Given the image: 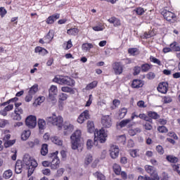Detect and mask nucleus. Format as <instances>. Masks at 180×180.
I'll use <instances>...</instances> for the list:
<instances>
[{
  "label": "nucleus",
  "mask_w": 180,
  "mask_h": 180,
  "mask_svg": "<svg viewBox=\"0 0 180 180\" xmlns=\"http://www.w3.org/2000/svg\"><path fill=\"white\" fill-rule=\"evenodd\" d=\"M70 143L72 150H78L80 148L82 151L84 141H82V131L80 129H77L70 136Z\"/></svg>",
  "instance_id": "1"
},
{
  "label": "nucleus",
  "mask_w": 180,
  "mask_h": 180,
  "mask_svg": "<svg viewBox=\"0 0 180 180\" xmlns=\"http://www.w3.org/2000/svg\"><path fill=\"white\" fill-rule=\"evenodd\" d=\"M108 135L105 132V129L102 128L100 130L95 129L94 131V145L97 147L100 143H103L106 141V138Z\"/></svg>",
  "instance_id": "2"
},
{
  "label": "nucleus",
  "mask_w": 180,
  "mask_h": 180,
  "mask_svg": "<svg viewBox=\"0 0 180 180\" xmlns=\"http://www.w3.org/2000/svg\"><path fill=\"white\" fill-rule=\"evenodd\" d=\"M47 123H51L53 126H57L58 129H61L63 127V123L64 120H63V117L58 116L57 117L56 115L53 114L51 117H47L46 118Z\"/></svg>",
  "instance_id": "3"
},
{
  "label": "nucleus",
  "mask_w": 180,
  "mask_h": 180,
  "mask_svg": "<svg viewBox=\"0 0 180 180\" xmlns=\"http://www.w3.org/2000/svg\"><path fill=\"white\" fill-rule=\"evenodd\" d=\"M53 81L60 85H69L70 86H72L75 84V81L73 79L63 77H55Z\"/></svg>",
  "instance_id": "4"
},
{
  "label": "nucleus",
  "mask_w": 180,
  "mask_h": 180,
  "mask_svg": "<svg viewBox=\"0 0 180 180\" xmlns=\"http://www.w3.org/2000/svg\"><path fill=\"white\" fill-rule=\"evenodd\" d=\"M58 154V151H56L49 155V158H52L51 162V169H57L58 168H60V159H58V157L57 156Z\"/></svg>",
  "instance_id": "5"
},
{
  "label": "nucleus",
  "mask_w": 180,
  "mask_h": 180,
  "mask_svg": "<svg viewBox=\"0 0 180 180\" xmlns=\"http://www.w3.org/2000/svg\"><path fill=\"white\" fill-rule=\"evenodd\" d=\"M39 91V85L34 84L28 91L27 95L25 96V102H30L32 99L34 95H36V93H37Z\"/></svg>",
  "instance_id": "6"
},
{
  "label": "nucleus",
  "mask_w": 180,
  "mask_h": 180,
  "mask_svg": "<svg viewBox=\"0 0 180 180\" xmlns=\"http://www.w3.org/2000/svg\"><path fill=\"white\" fill-rule=\"evenodd\" d=\"M25 124L29 129H34L36 124H37L36 116H28L25 120Z\"/></svg>",
  "instance_id": "7"
},
{
  "label": "nucleus",
  "mask_w": 180,
  "mask_h": 180,
  "mask_svg": "<svg viewBox=\"0 0 180 180\" xmlns=\"http://www.w3.org/2000/svg\"><path fill=\"white\" fill-rule=\"evenodd\" d=\"M162 15H163L165 19L166 20H167V22H174L175 19H176V16L175 15V14L174 13H172L171 11H168L167 10H164L162 12Z\"/></svg>",
  "instance_id": "8"
},
{
  "label": "nucleus",
  "mask_w": 180,
  "mask_h": 180,
  "mask_svg": "<svg viewBox=\"0 0 180 180\" xmlns=\"http://www.w3.org/2000/svg\"><path fill=\"white\" fill-rule=\"evenodd\" d=\"M110 155L112 160H116L119 157L120 149L116 145H111L110 147Z\"/></svg>",
  "instance_id": "9"
},
{
  "label": "nucleus",
  "mask_w": 180,
  "mask_h": 180,
  "mask_svg": "<svg viewBox=\"0 0 180 180\" xmlns=\"http://www.w3.org/2000/svg\"><path fill=\"white\" fill-rule=\"evenodd\" d=\"M101 124L103 129H109L112 127V118L108 115L104 116L101 118Z\"/></svg>",
  "instance_id": "10"
},
{
  "label": "nucleus",
  "mask_w": 180,
  "mask_h": 180,
  "mask_svg": "<svg viewBox=\"0 0 180 180\" xmlns=\"http://www.w3.org/2000/svg\"><path fill=\"white\" fill-rule=\"evenodd\" d=\"M22 115H23V109H17L11 114V117L13 120L20 122V120H22Z\"/></svg>",
  "instance_id": "11"
},
{
  "label": "nucleus",
  "mask_w": 180,
  "mask_h": 180,
  "mask_svg": "<svg viewBox=\"0 0 180 180\" xmlns=\"http://www.w3.org/2000/svg\"><path fill=\"white\" fill-rule=\"evenodd\" d=\"M112 70L116 75H120L123 72V65L120 62H116L112 65Z\"/></svg>",
  "instance_id": "12"
},
{
  "label": "nucleus",
  "mask_w": 180,
  "mask_h": 180,
  "mask_svg": "<svg viewBox=\"0 0 180 180\" xmlns=\"http://www.w3.org/2000/svg\"><path fill=\"white\" fill-rule=\"evenodd\" d=\"M49 99L50 101H53V102H57V100L56 99L55 95H57V86L52 85L49 89Z\"/></svg>",
  "instance_id": "13"
},
{
  "label": "nucleus",
  "mask_w": 180,
  "mask_h": 180,
  "mask_svg": "<svg viewBox=\"0 0 180 180\" xmlns=\"http://www.w3.org/2000/svg\"><path fill=\"white\" fill-rule=\"evenodd\" d=\"M89 119V110H86L82 114L79 115L77 122L78 123L82 124L85 120H88Z\"/></svg>",
  "instance_id": "14"
},
{
  "label": "nucleus",
  "mask_w": 180,
  "mask_h": 180,
  "mask_svg": "<svg viewBox=\"0 0 180 180\" xmlns=\"http://www.w3.org/2000/svg\"><path fill=\"white\" fill-rule=\"evenodd\" d=\"M57 19H60V14H53L46 19V23L48 25H53V23H54V22H56Z\"/></svg>",
  "instance_id": "15"
},
{
  "label": "nucleus",
  "mask_w": 180,
  "mask_h": 180,
  "mask_svg": "<svg viewBox=\"0 0 180 180\" xmlns=\"http://www.w3.org/2000/svg\"><path fill=\"white\" fill-rule=\"evenodd\" d=\"M130 122H131V120L130 119L123 120L121 122L117 123V129H123V127H126L129 123H130Z\"/></svg>",
  "instance_id": "16"
},
{
  "label": "nucleus",
  "mask_w": 180,
  "mask_h": 180,
  "mask_svg": "<svg viewBox=\"0 0 180 180\" xmlns=\"http://www.w3.org/2000/svg\"><path fill=\"white\" fill-rule=\"evenodd\" d=\"M23 169V165L22 164V160H17L15 163V172L17 174H22V171Z\"/></svg>",
  "instance_id": "17"
},
{
  "label": "nucleus",
  "mask_w": 180,
  "mask_h": 180,
  "mask_svg": "<svg viewBox=\"0 0 180 180\" xmlns=\"http://www.w3.org/2000/svg\"><path fill=\"white\" fill-rule=\"evenodd\" d=\"M23 164L26 165L27 167L32 165V162H36L34 160H32L29 155H25L22 159Z\"/></svg>",
  "instance_id": "18"
},
{
  "label": "nucleus",
  "mask_w": 180,
  "mask_h": 180,
  "mask_svg": "<svg viewBox=\"0 0 180 180\" xmlns=\"http://www.w3.org/2000/svg\"><path fill=\"white\" fill-rule=\"evenodd\" d=\"M158 92L161 94H167L168 91V88L167 87V84L165 83H160L158 87Z\"/></svg>",
  "instance_id": "19"
},
{
  "label": "nucleus",
  "mask_w": 180,
  "mask_h": 180,
  "mask_svg": "<svg viewBox=\"0 0 180 180\" xmlns=\"http://www.w3.org/2000/svg\"><path fill=\"white\" fill-rule=\"evenodd\" d=\"M37 167V162H32V165L27 167L28 176H31L32 174L34 172V169Z\"/></svg>",
  "instance_id": "20"
},
{
  "label": "nucleus",
  "mask_w": 180,
  "mask_h": 180,
  "mask_svg": "<svg viewBox=\"0 0 180 180\" xmlns=\"http://www.w3.org/2000/svg\"><path fill=\"white\" fill-rule=\"evenodd\" d=\"M143 85H144V84H143L141 79H134L131 84L132 88H141Z\"/></svg>",
  "instance_id": "21"
},
{
  "label": "nucleus",
  "mask_w": 180,
  "mask_h": 180,
  "mask_svg": "<svg viewBox=\"0 0 180 180\" xmlns=\"http://www.w3.org/2000/svg\"><path fill=\"white\" fill-rule=\"evenodd\" d=\"M108 22H109V23L114 24V26H115V27L120 26V25H121L120 20H119V18H117L115 17H112V18H109Z\"/></svg>",
  "instance_id": "22"
},
{
  "label": "nucleus",
  "mask_w": 180,
  "mask_h": 180,
  "mask_svg": "<svg viewBox=\"0 0 180 180\" xmlns=\"http://www.w3.org/2000/svg\"><path fill=\"white\" fill-rule=\"evenodd\" d=\"M51 141L54 144H56V146H63V141H61L58 136H52L51 138Z\"/></svg>",
  "instance_id": "23"
},
{
  "label": "nucleus",
  "mask_w": 180,
  "mask_h": 180,
  "mask_svg": "<svg viewBox=\"0 0 180 180\" xmlns=\"http://www.w3.org/2000/svg\"><path fill=\"white\" fill-rule=\"evenodd\" d=\"M93 176H94V178H97V179L98 180H106V177L105 176V175H103V174L100 172H96L94 173Z\"/></svg>",
  "instance_id": "24"
},
{
  "label": "nucleus",
  "mask_w": 180,
  "mask_h": 180,
  "mask_svg": "<svg viewBox=\"0 0 180 180\" xmlns=\"http://www.w3.org/2000/svg\"><path fill=\"white\" fill-rule=\"evenodd\" d=\"M54 38V34L51 33V31H49V33L46 35L44 37V41L45 43H50L51 40Z\"/></svg>",
  "instance_id": "25"
},
{
  "label": "nucleus",
  "mask_w": 180,
  "mask_h": 180,
  "mask_svg": "<svg viewBox=\"0 0 180 180\" xmlns=\"http://www.w3.org/2000/svg\"><path fill=\"white\" fill-rule=\"evenodd\" d=\"M49 153V146L46 143L42 144L41 148V155H47V153Z\"/></svg>",
  "instance_id": "26"
},
{
  "label": "nucleus",
  "mask_w": 180,
  "mask_h": 180,
  "mask_svg": "<svg viewBox=\"0 0 180 180\" xmlns=\"http://www.w3.org/2000/svg\"><path fill=\"white\" fill-rule=\"evenodd\" d=\"M112 169L115 172V174H116V175H120V172L122 171V168L120 167V165H117V164H114L112 166Z\"/></svg>",
  "instance_id": "27"
},
{
  "label": "nucleus",
  "mask_w": 180,
  "mask_h": 180,
  "mask_svg": "<svg viewBox=\"0 0 180 180\" xmlns=\"http://www.w3.org/2000/svg\"><path fill=\"white\" fill-rule=\"evenodd\" d=\"M30 134H31L30 130L25 131L21 135L22 140H23V141H26V140H27V139L30 137Z\"/></svg>",
  "instance_id": "28"
},
{
  "label": "nucleus",
  "mask_w": 180,
  "mask_h": 180,
  "mask_svg": "<svg viewBox=\"0 0 180 180\" xmlns=\"http://www.w3.org/2000/svg\"><path fill=\"white\" fill-rule=\"evenodd\" d=\"M64 130H68V131H72L74 130V125L70 124V122H65L63 124Z\"/></svg>",
  "instance_id": "29"
},
{
  "label": "nucleus",
  "mask_w": 180,
  "mask_h": 180,
  "mask_svg": "<svg viewBox=\"0 0 180 180\" xmlns=\"http://www.w3.org/2000/svg\"><path fill=\"white\" fill-rule=\"evenodd\" d=\"M38 126L39 130H44V129H46V121L44 120L39 119Z\"/></svg>",
  "instance_id": "30"
},
{
  "label": "nucleus",
  "mask_w": 180,
  "mask_h": 180,
  "mask_svg": "<svg viewBox=\"0 0 180 180\" xmlns=\"http://www.w3.org/2000/svg\"><path fill=\"white\" fill-rule=\"evenodd\" d=\"M79 32V30H78V28H72L67 31L68 34H70L72 36H75L78 34Z\"/></svg>",
  "instance_id": "31"
},
{
  "label": "nucleus",
  "mask_w": 180,
  "mask_h": 180,
  "mask_svg": "<svg viewBox=\"0 0 180 180\" xmlns=\"http://www.w3.org/2000/svg\"><path fill=\"white\" fill-rule=\"evenodd\" d=\"M127 114V109L124 108H121L119 112L120 119H123Z\"/></svg>",
  "instance_id": "32"
},
{
  "label": "nucleus",
  "mask_w": 180,
  "mask_h": 180,
  "mask_svg": "<svg viewBox=\"0 0 180 180\" xmlns=\"http://www.w3.org/2000/svg\"><path fill=\"white\" fill-rule=\"evenodd\" d=\"M12 175H13L12 170L8 169L4 172V173L3 174V178H5V179H9V178H11Z\"/></svg>",
  "instance_id": "33"
},
{
  "label": "nucleus",
  "mask_w": 180,
  "mask_h": 180,
  "mask_svg": "<svg viewBox=\"0 0 180 180\" xmlns=\"http://www.w3.org/2000/svg\"><path fill=\"white\" fill-rule=\"evenodd\" d=\"M141 129L140 128H136L135 129H129V136H136V134L141 133Z\"/></svg>",
  "instance_id": "34"
},
{
  "label": "nucleus",
  "mask_w": 180,
  "mask_h": 180,
  "mask_svg": "<svg viewBox=\"0 0 180 180\" xmlns=\"http://www.w3.org/2000/svg\"><path fill=\"white\" fill-rule=\"evenodd\" d=\"M166 160H167V161H169V162L175 163L178 161V158H176L174 155H167L166 158Z\"/></svg>",
  "instance_id": "35"
},
{
  "label": "nucleus",
  "mask_w": 180,
  "mask_h": 180,
  "mask_svg": "<svg viewBox=\"0 0 180 180\" xmlns=\"http://www.w3.org/2000/svg\"><path fill=\"white\" fill-rule=\"evenodd\" d=\"M145 169L148 174H150V175H153V174H154V167L153 166L146 165Z\"/></svg>",
  "instance_id": "36"
},
{
  "label": "nucleus",
  "mask_w": 180,
  "mask_h": 180,
  "mask_svg": "<svg viewBox=\"0 0 180 180\" xmlns=\"http://www.w3.org/2000/svg\"><path fill=\"white\" fill-rule=\"evenodd\" d=\"M61 91L63 92H67L68 94H74V89H72V88L68 87V86L62 87Z\"/></svg>",
  "instance_id": "37"
},
{
  "label": "nucleus",
  "mask_w": 180,
  "mask_h": 180,
  "mask_svg": "<svg viewBox=\"0 0 180 180\" xmlns=\"http://www.w3.org/2000/svg\"><path fill=\"white\" fill-rule=\"evenodd\" d=\"M16 143V140H10V141H7L4 143V147L6 148H8V147H11L12 146H13V144Z\"/></svg>",
  "instance_id": "38"
},
{
  "label": "nucleus",
  "mask_w": 180,
  "mask_h": 180,
  "mask_svg": "<svg viewBox=\"0 0 180 180\" xmlns=\"http://www.w3.org/2000/svg\"><path fill=\"white\" fill-rule=\"evenodd\" d=\"M149 117H151L152 119H158L160 117V115L155 112L150 111L148 113Z\"/></svg>",
  "instance_id": "39"
},
{
  "label": "nucleus",
  "mask_w": 180,
  "mask_h": 180,
  "mask_svg": "<svg viewBox=\"0 0 180 180\" xmlns=\"http://www.w3.org/2000/svg\"><path fill=\"white\" fill-rule=\"evenodd\" d=\"M170 47L174 50V51H180V46L176 42H174L173 44H170Z\"/></svg>",
  "instance_id": "40"
},
{
  "label": "nucleus",
  "mask_w": 180,
  "mask_h": 180,
  "mask_svg": "<svg viewBox=\"0 0 180 180\" xmlns=\"http://www.w3.org/2000/svg\"><path fill=\"white\" fill-rule=\"evenodd\" d=\"M128 53L131 56H136V54H139V51L136 48H132L128 50Z\"/></svg>",
  "instance_id": "41"
},
{
  "label": "nucleus",
  "mask_w": 180,
  "mask_h": 180,
  "mask_svg": "<svg viewBox=\"0 0 180 180\" xmlns=\"http://www.w3.org/2000/svg\"><path fill=\"white\" fill-rule=\"evenodd\" d=\"M158 131H160V133H168V129H167L165 126H161L158 127Z\"/></svg>",
  "instance_id": "42"
},
{
  "label": "nucleus",
  "mask_w": 180,
  "mask_h": 180,
  "mask_svg": "<svg viewBox=\"0 0 180 180\" xmlns=\"http://www.w3.org/2000/svg\"><path fill=\"white\" fill-rule=\"evenodd\" d=\"M64 171H65L64 168H60L58 169L56 176H57V178H60V176H63V174H64Z\"/></svg>",
  "instance_id": "43"
},
{
  "label": "nucleus",
  "mask_w": 180,
  "mask_h": 180,
  "mask_svg": "<svg viewBox=\"0 0 180 180\" xmlns=\"http://www.w3.org/2000/svg\"><path fill=\"white\" fill-rule=\"evenodd\" d=\"M141 70L143 72H147L150 70V65L146 63L141 65Z\"/></svg>",
  "instance_id": "44"
},
{
  "label": "nucleus",
  "mask_w": 180,
  "mask_h": 180,
  "mask_svg": "<svg viewBox=\"0 0 180 180\" xmlns=\"http://www.w3.org/2000/svg\"><path fill=\"white\" fill-rule=\"evenodd\" d=\"M6 124H9V121L7 120H0V127L4 128Z\"/></svg>",
  "instance_id": "45"
},
{
  "label": "nucleus",
  "mask_w": 180,
  "mask_h": 180,
  "mask_svg": "<svg viewBox=\"0 0 180 180\" xmlns=\"http://www.w3.org/2000/svg\"><path fill=\"white\" fill-rule=\"evenodd\" d=\"M137 153H139V150H137L136 149L131 150L129 151L131 157H133L134 158H136V157H137V155H139V154Z\"/></svg>",
  "instance_id": "46"
},
{
  "label": "nucleus",
  "mask_w": 180,
  "mask_h": 180,
  "mask_svg": "<svg viewBox=\"0 0 180 180\" xmlns=\"http://www.w3.org/2000/svg\"><path fill=\"white\" fill-rule=\"evenodd\" d=\"M43 175L50 176L51 174V170L50 169H43L41 170Z\"/></svg>",
  "instance_id": "47"
},
{
  "label": "nucleus",
  "mask_w": 180,
  "mask_h": 180,
  "mask_svg": "<svg viewBox=\"0 0 180 180\" xmlns=\"http://www.w3.org/2000/svg\"><path fill=\"white\" fill-rule=\"evenodd\" d=\"M143 127L146 130H152L153 126L151 125V123L150 122H146L143 124Z\"/></svg>",
  "instance_id": "48"
},
{
  "label": "nucleus",
  "mask_w": 180,
  "mask_h": 180,
  "mask_svg": "<svg viewBox=\"0 0 180 180\" xmlns=\"http://www.w3.org/2000/svg\"><path fill=\"white\" fill-rule=\"evenodd\" d=\"M156 150L158 151V154H160V155H162V154H164V148L161 146H158L156 147Z\"/></svg>",
  "instance_id": "49"
},
{
  "label": "nucleus",
  "mask_w": 180,
  "mask_h": 180,
  "mask_svg": "<svg viewBox=\"0 0 180 180\" xmlns=\"http://www.w3.org/2000/svg\"><path fill=\"white\" fill-rule=\"evenodd\" d=\"M136 12L137 15H143L145 11H144V8L141 7H139L136 8Z\"/></svg>",
  "instance_id": "50"
},
{
  "label": "nucleus",
  "mask_w": 180,
  "mask_h": 180,
  "mask_svg": "<svg viewBox=\"0 0 180 180\" xmlns=\"http://www.w3.org/2000/svg\"><path fill=\"white\" fill-rule=\"evenodd\" d=\"M148 79H154L155 78V74L154 72H149L146 75Z\"/></svg>",
  "instance_id": "51"
},
{
  "label": "nucleus",
  "mask_w": 180,
  "mask_h": 180,
  "mask_svg": "<svg viewBox=\"0 0 180 180\" xmlns=\"http://www.w3.org/2000/svg\"><path fill=\"white\" fill-rule=\"evenodd\" d=\"M152 32H145L143 36H142V39H150L153 34H151Z\"/></svg>",
  "instance_id": "52"
},
{
  "label": "nucleus",
  "mask_w": 180,
  "mask_h": 180,
  "mask_svg": "<svg viewBox=\"0 0 180 180\" xmlns=\"http://www.w3.org/2000/svg\"><path fill=\"white\" fill-rule=\"evenodd\" d=\"M140 71H141V68H140L139 66H136L134 68V75H139L140 74Z\"/></svg>",
  "instance_id": "53"
},
{
  "label": "nucleus",
  "mask_w": 180,
  "mask_h": 180,
  "mask_svg": "<svg viewBox=\"0 0 180 180\" xmlns=\"http://www.w3.org/2000/svg\"><path fill=\"white\" fill-rule=\"evenodd\" d=\"M82 49L84 50V51H88L91 49V44H84L82 45Z\"/></svg>",
  "instance_id": "54"
},
{
  "label": "nucleus",
  "mask_w": 180,
  "mask_h": 180,
  "mask_svg": "<svg viewBox=\"0 0 180 180\" xmlns=\"http://www.w3.org/2000/svg\"><path fill=\"white\" fill-rule=\"evenodd\" d=\"M93 30H94L95 32H102V30H103V26L99 25L93 27Z\"/></svg>",
  "instance_id": "55"
},
{
  "label": "nucleus",
  "mask_w": 180,
  "mask_h": 180,
  "mask_svg": "<svg viewBox=\"0 0 180 180\" xmlns=\"http://www.w3.org/2000/svg\"><path fill=\"white\" fill-rule=\"evenodd\" d=\"M165 103H171L172 102V98L168 96L164 97Z\"/></svg>",
  "instance_id": "56"
},
{
  "label": "nucleus",
  "mask_w": 180,
  "mask_h": 180,
  "mask_svg": "<svg viewBox=\"0 0 180 180\" xmlns=\"http://www.w3.org/2000/svg\"><path fill=\"white\" fill-rule=\"evenodd\" d=\"M150 61L155 63V64H158V65H161V61L158 60L157 58H150Z\"/></svg>",
  "instance_id": "57"
},
{
  "label": "nucleus",
  "mask_w": 180,
  "mask_h": 180,
  "mask_svg": "<svg viewBox=\"0 0 180 180\" xmlns=\"http://www.w3.org/2000/svg\"><path fill=\"white\" fill-rule=\"evenodd\" d=\"M6 13V10L5 8H4V7H1L0 8V16H1V18H4L5 16Z\"/></svg>",
  "instance_id": "58"
},
{
  "label": "nucleus",
  "mask_w": 180,
  "mask_h": 180,
  "mask_svg": "<svg viewBox=\"0 0 180 180\" xmlns=\"http://www.w3.org/2000/svg\"><path fill=\"white\" fill-rule=\"evenodd\" d=\"M67 98H68V96L66 94L62 93L60 95V101H67Z\"/></svg>",
  "instance_id": "59"
},
{
  "label": "nucleus",
  "mask_w": 180,
  "mask_h": 180,
  "mask_svg": "<svg viewBox=\"0 0 180 180\" xmlns=\"http://www.w3.org/2000/svg\"><path fill=\"white\" fill-rule=\"evenodd\" d=\"M127 147L129 148H133V147H134V141H133L131 139H129L128 141Z\"/></svg>",
  "instance_id": "60"
},
{
  "label": "nucleus",
  "mask_w": 180,
  "mask_h": 180,
  "mask_svg": "<svg viewBox=\"0 0 180 180\" xmlns=\"http://www.w3.org/2000/svg\"><path fill=\"white\" fill-rule=\"evenodd\" d=\"M12 109H13V104H10L4 108V110L7 112L12 110Z\"/></svg>",
  "instance_id": "61"
},
{
  "label": "nucleus",
  "mask_w": 180,
  "mask_h": 180,
  "mask_svg": "<svg viewBox=\"0 0 180 180\" xmlns=\"http://www.w3.org/2000/svg\"><path fill=\"white\" fill-rule=\"evenodd\" d=\"M137 105L139 108H146V105H144V102L143 101H140L137 103Z\"/></svg>",
  "instance_id": "62"
},
{
  "label": "nucleus",
  "mask_w": 180,
  "mask_h": 180,
  "mask_svg": "<svg viewBox=\"0 0 180 180\" xmlns=\"http://www.w3.org/2000/svg\"><path fill=\"white\" fill-rule=\"evenodd\" d=\"M42 49H43V48H41L40 46H37V47L35 48L34 52L35 53H39V54H41Z\"/></svg>",
  "instance_id": "63"
},
{
  "label": "nucleus",
  "mask_w": 180,
  "mask_h": 180,
  "mask_svg": "<svg viewBox=\"0 0 180 180\" xmlns=\"http://www.w3.org/2000/svg\"><path fill=\"white\" fill-rule=\"evenodd\" d=\"M174 171H176L177 173H179L180 172V165H174L173 167Z\"/></svg>",
  "instance_id": "64"
}]
</instances>
